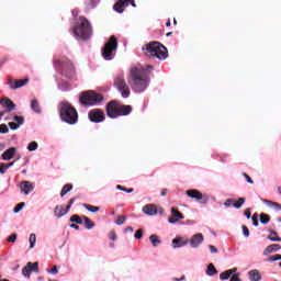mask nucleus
I'll return each instance as SVG.
<instances>
[{
	"label": "nucleus",
	"mask_w": 281,
	"mask_h": 281,
	"mask_svg": "<svg viewBox=\"0 0 281 281\" xmlns=\"http://www.w3.org/2000/svg\"><path fill=\"white\" fill-rule=\"evenodd\" d=\"M144 236V231L140 228V229H137L135 235H134V238H136L137 240L142 239Z\"/></svg>",
	"instance_id": "79ce46f5"
},
{
	"label": "nucleus",
	"mask_w": 281,
	"mask_h": 281,
	"mask_svg": "<svg viewBox=\"0 0 281 281\" xmlns=\"http://www.w3.org/2000/svg\"><path fill=\"white\" fill-rule=\"evenodd\" d=\"M186 280V276H182L180 279L179 278H175L173 281H183Z\"/></svg>",
	"instance_id": "774afa93"
},
{
	"label": "nucleus",
	"mask_w": 281,
	"mask_h": 281,
	"mask_svg": "<svg viewBox=\"0 0 281 281\" xmlns=\"http://www.w3.org/2000/svg\"><path fill=\"white\" fill-rule=\"evenodd\" d=\"M168 194V189H162L160 192V196H166Z\"/></svg>",
	"instance_id": "0e129e2a"
},
{
	"label": "nucleus",
	"mask_w": 281,
	"mask_h": 281,
	"mask_svg": "<svg viewBox=\"0 0 281 281\" xmlns=\"http://www.w3.org/2000/svg\"><path fill=\"white\" fill-rule=\"evenodd\" d=\"M14 165V161L9 162L8 165H4V170H8V168H11V166Z\"/></svg>",
	"instance_id": "338daca9"
},
{
	"label": "nucleus",
	"mask_w": 281,
	"mask_h": 281,
	"mask_svg": "<svg viewBox=\"0 0 281 281\" xmlns=\"http://www.w3.org/2000/svg\"><path fill=\"white\" fill-rule=\"evenodd\" d=\"M58 64L61 67L63 76H66V78H76V68L71 60L67 57H61V60H59Z\"/></svg>",
	"instance_id": "1a4fd4ad"
},
{
	"label": "nucleus",
	"mask_w": 281,
	"mask_h": 281,
	"mask_svg": "<svg viewBox=\"0 0 281 281\" xmlns=\"http://www.w3.org/2000/svg\"><path fill=\"white\" fill-rule=\"evenodd\" d=\"M116 189L121 190L122 192H127V194H131V193L135 192V189H133V188L127 189L125 187H122L121 184H117Z\"/></svg>",
	"instance_id": "c9c22d12"
},
{
	"label": "nucleus",
	"mask_w": 281,
	"mask_h": 281,
	"mask_svg": "<svg viewBox=\"0 0 281 281\" xmlns=\"http://www.w3.org/2000/svg\"><path fill=\"white\" fill-rule=\"evenodd\" d=\"M171 216L172 217H169L168 221L172 225H175V223H177V221H183V218H186L183 216V213L179 212V210H177L175 207H171Z\"/></svg>",
	"instance_id": "2eb2a0df"
},
{
	"label": "nucleus",
	"mask_w": 281,
	"mask_h": 281,
	"mask_svg": "<svg viewBox=\"0 0 281 281\" xmlns=\"http://www.w3.org/2000/svg\"><path fill=\"white\" fill-rule=\"evenodd\" d=\"M229 278H232L229 270H226L220 274L221 280H229Z\"/></svg>",
	"instance_id": "4c0bfd02"
},
{
	"label": "nucleus",
	"mask_w": 281,
	"mask_h": 281,
	"mask_svg": "<svg viewBox=\"0 0 281 281\" xmlns=\"http://www.w3.org/2000/svg\"><path fill=\"white\" fill-rule=\"evenodd\" d=\"M14 122H18V125L21 126L24 122H25V119H23V116H19V115H15L13 117Z\"/></svg>",
	"instance_id": "a19ab883"
},
{
	"label": "nucleus",
	"mask_w": 281,
	"mask_h": 281,
	"mask_svg": "<svg viewBox=\"0 0 281 281\" xmlns=\"http://www.w3.org/2000/svg\"><path fill=\"white\" fill-rule=\"evenodd\" d=\"M114 87H116L117 91H120L122 98H128V95H131V88H128V85L126 83L124 72L119 74L114 78Z\"/></svg>",
	"instance_id": "6e6552de"
},
{
	"label": "nucleus",
	"mask_w": 281,
	"mask_h": 281,
	"mask_svg": "<svg viewBox=\"0 0 281 281\" xmlns=\"http://www.w3.org/2000/svg\"><path fill=\"white\" fill-rule=\"evenodd\" d=\"M216 273H218V270H216L214 263H210L206 268V276H216Z\"/></svg>",
	"instance_id": "cd10ccee"
},
{
	"label": "nucleus",
	"mask_w": 281,
	"mask_h": 281,
	"mask_svg": "<svg viewBox=\"0 0 281 281\" xmlns=\"http://www.w3.org/2000/svg\"><path fill=\"white\" fill-rule=\"evenodd\" d=\"M150 83V77L144 66L137 64L132 66L128 75V85L132 87L133 91L136 93H142L148 89Z\"/></svg>",
	"instance_id": "f257e3e1"
},
{
	"label": "nucleus",
	"mask_w": 281,
	"mask_h": 281,
	"mask_svg": "<svg viewBox=\"0 0 281 281\" xmlns=\"http://www.w3.org/2000/svg\"><path fill=\"white\" fill-rule=\"evenodd\" d=\"M245 201H247V199L245 198H239L237 201L234 200L233 207H235L236 210H240V207L245 205Z\"/></svg>",
	"instance_id": "c756f323"
},
{
	"label": "nucleus",
	"mask_w": 281,
	"mask_h": 281,
	"mask_svg": "<svg viewBox=\"0 0 281 281\" xmlns=\"http://www.w3.org/2000/svg\"><path fill=\"white\" fill-rule=\"evenodd\" d=\"M23 207H25V202H21V203L16 204V206L13 210L14 214H19V212H21V210H23Z\"/></svg>",
	"instance_id": "ea45409f"
},
{
	"label": "nucleus",
	"mask_w": 281,
	"mask_h": 281,
	"mask_svg": "<svg viewBox=\"0 0 281 281\" xmlns=\"http://www.w3.org/2000/svg\"><path fill=\"white\" fill-rule=\"evenodd\" d=\"M75 36L82 38L83 41H89L93 36V26L91 22L85 16H80L74 29Z\"/></svg>",
	"instance_id": "39448f33"
},
{
	"label": "nucleus",
	"mask_w": 281,
	"mask_h": 281,
	"mask_svg": "<svg viewBox=\"0 0 281 281\" xmlns=\"http://www.w3.org/2000/svg\"><path fill=\"white\" fill-rule=\"evenodd\" d=\"M14 155H16V148L11 147L2 154V159L4 161H10V159H12V157H14Z\"/></svg>",
	"instance_id": "4be33fe9"
},
{
	"label": "nucleus",
	"mask_w": 281,
	"mask_h": 281,
	"mask_svg": "<svg viewBox=\"0 0 281 281\" xmlns=\"http://www.w3.org/2000/svg\"><path fill=\"white\" fill-rule=\"evenodd\" d=\"M244 215L246 216V218H251V209H246Z\"/></svg>",
	"instance_id": "bf43d9fd"
},
{
	"label": "nucleus",
	"mask_w": 281,
	"mask_h": 281,
	"mask_svg": "<svg viewBox=\"0 0 281 281\" xmlns=\"http://www.w3.org/2000/svg\"><path fill=\"white\" fill-rule=\"evenodd\" d=\"M124 8H128L126 0H119L114 5H113V10L115 12H119V14H122V12H124Z\"/></svg>",
	"instance_id": "412c9836"
},
{
	"label": "nucleus",
	"mask_w": 281,
	"mask_h": 281,
	"mask_svg": "<svg viewBox=\"0 0 281 281\" xmlns=\"http://www.w3.org/2000/svg\"><path fill=\"white\" fill-rule=\"evenodd\" d=\"M203 240H204L203 234L198 233L191 237L190 245L193 249H196V247H199V245H201L203 243Z\"/></svg>",
	"instance_id": "dca6fc26"
},
{
	"label": "nucleus",
	"mask_w": 281,
	"mask_h": 281,
	"mask_svg": "<svg viewBox=\"0 0 281 281\" xmlns=\"http://www.w3.org/2000/svg\"><path fill=\"white\" fill-rule=\"evenodd\" d=\"M0 175H5V164H0Z\"/></svg>",
	"instance_id": "680f3d73"
},
{
	"label": "nucleus",
	"mask_w": 281,
	"mask_h": 281,
	"mask_svg": "<svg viewBox=\"0 0 281 281\" xmlns=\"http://www.w3.org/2000/svg\"><path fill=\"white\" fill-rule=\"evenodd\" d=\"M243 177H245V179L248 183L254 184V179H251V177H249V175H247L246 172H243Z\"/></svg>",
	"instance_id": "864d4df0"
},
{
	"label": "nucleus",
	"mask_w": 281,
	"mask_h": 281,
	"mask_svg": "<svg viewBox=\"0 0 281 281\" xmlns=\"http://www.w3.org/2000/svg\"><path fill=\"white\" fill-rule=\"evenodd\" d=\"M0 104L1 106H3V109H5L7 113H12V111L16 109V104H14V102L10 100V98L1 99Z\"/></svg>",
	"instance_id": "4468645a"
},
{
	"label": "nucleus",
	"mask_w": 281,
	"mask_h": 281,
	"mask_svg": "<svg viewBox=\"0 0 281 281\" xmlns=\"http://www.w3.org/2000/svg\"><path fill=\"white\" fill-rule=\"evenodd\" d=\"M9 128H11V131H16V128H19V124L14 122H9Z\"/></svg>",
	"instance_id": "603ef678"
},
{
	"label": "nucleus",
	"mask_w": 281,
	"mask_h": 281,
	"mask_svg": "<svg viewBox=\"0 0 281 281\" xmlns=\"http://www.w3.org/2000/svg\"><path fill=\"white\" fill-rule=\"evenodd\" d=\"M48 273H52L53 276H56L58 273V267L53 266L50 270H48Z\"/></svg>",
	"instance_id": "4d7b16f0"
},
{
	"label": "nucleus",
	"mask_w": 281,
	"mask_h": 281,
	"mask_svg": "<svg viewBox=\"0 0 281 281\" xmlns=\"http://www.w3.org/2000/svg\"><path fill=\"white\" fill-rule=\"evenodd\" d=\"M172 245L175 249L186 247V245H188V239L183 237H176L172 239Z\"/></svg>",
	"instance_id": "aec40b11"
},
{
	"label": "nucleus",
	"mask_w": 281,
	"mask_h": 281,
	"mask_svg": "<svg viewBox=\"0 0 281 281\" xmlns=\"http://www.w3.org/2000/svg\"><path fill=\"white\" fill-rule=\"evenodd\" d=\"M59 117L66 124H77L78 123V111L69 102L64 101L59 104Z\"/></svg>",
	"instance_id": "20e7f679"
},
{
	"label": "nucleus",
	"mask_w": 281,
	"mask_h": 281,
	"mask_svg": "<svg viewBox=\"0 0 281 281\" xmlns=\"http://www.w3.org/2000/svg\"><path fill=\"white\" fill-rule=\"evenodd\" d=\"M72 203H76V198H71V199L68 201V204H67V206H66V209L68 210V212H69V210H71Z\"/></svg>",
	"instance_id": "5fc2aeb1"
},
{
	"label": "nucleus",
	"mask_w": 281,
	"mask_h": 281,
	"mask_svg": "<svg viewBox=\"0 0 281 281\" xmlns=\"http://www.w3.org/2000/svg\"><path fill=\"white\" fill-rule=\"evenodd\" d=\"M143 212L147 216H155V214H157V205L147 204V205L143 206Z\"/></svg>",
	"instance_id": "a211bd4d"
},
{
	"label": "nucleus",
	"mask_w": 281,
	"mask_h": 281,
	"mask_svg": "<svg viewBox=\"0 0 281 281\" xmlns=\"http://www.w3.org/2000/svg\"><path fill=\"white\" fill-rule=\"evenodd\" d=\"M79 102L82 106H95V104L104 102V95L93 90L83 91L79 97Z\"/></svg>",
	"instance_id": "423d86ee"
},
{
	"label": "nucleus",
	"mask_w": 281,
	"mask_h": 281,
	"mask_svg": "<svg viewBox=\"0 0 281 281\" xmlns=\"http://www.w3.org/2000/svg\"><path fill=\"white\" fill-rule=\"evenodd\" d=\"M115 52H117V37L112 35L102 48V56L104 60H113Z\"/></svg>",
	"instance_id": "0eeeda50"
},
{
	"label": "nucleus",
	"mask_w": 281,
	"mask_h": 281,
	"mask_svg": "<svg viewBox=\"0 0 281 281\" xmlns=\"http://www.w3.org/2000/svg\"><path fill=\"white\" fill-rule=\"evenodd\" d=\"M149 240L153 245V247H157V245H161V240L159 239V236L156 234L149 236Z\"/></svg>",
	"instance_id": "2f4dec72"
},
{
	"label": "nucleus",
	"mask_w": 281,
	"mask_h": 281,
	"mask_svg": "<svg viewBox=\"0 0 281 281\" xmlns=\"http://www.w3.org/2000/svg\"><path fill=\"white\" fill-rule=\"evenodd\" d=\"M70 223H76L77 225H83V218L80 215L75 214L70 217Z\"/></svg>",
	"instance_id": "7c9ffc66"
},
{
	"label": "nucleus",
	"mask_w": 281,
	"mask_h": 281,
	"mask_svg": "<svg viewBox=\"0 0 281 281\" xmlns=\"http://www.w3.org/2000/svg\"><path fill=\"white\" fill-rule=\"evenodd\" d=\"M32 273H38V261H35L32 263V261H29L26 266L22 269V276L24 278L30 279Z\"/></svg>",
	"instance_id": "f8f14e48"
},
{
	"label": "nucleus",
	"mask_w": 281,
	"mask_h": 281,
	"mask_svg": "<svg viewBox=\"0 0 281 281\" xmlns=\"http://www.w3.org/2000/svg\"><path fill=\"white\" fill-rule=\"evenodd\" d=\"M10 128H8V125L5 124H0V133L5 135V133H9Z\"/></svg>",
	"instance_id": "c03bdc74"
},
{
	"label": "nucleus",
	"mask_w": 281,
	"mask_h": 281,
	"mask_svg": "<svg viewBox=\"0 0 281 281\" xmlns=\"http://www.w3.org/2000/svg\"><path fill=\"white\" fill-rule=\"evenodd\" d=\"M238 271V268H233L228 270V273H231V276L236 274L235 272Z\"/></svg>",
	"instance_id": "e2e57ef3"
},
{
	"label": "nucleus",
	"mask_w": 281,
	"mask_h": 281,
	"mask_svg": "<svg viewBox=\"0 0 281 281\" xmlns=\"http://www.w3.org/2000/svg\"><path fill=\"white\" fill-rule=\"evenodd\" d=\"M209 249H211V254H218V248L213 245H209Z\"/></svg>",
	"instance_id": "13d9d810"
},
{
	"label": "nucleus",
	"mask_w": 281,
	"mask_h": 281,
	"mask_svg": "<svg viewBox=\"0 0 281 281\" xmlns=\"http://www.w3.org/2000/svg\"><path fill=\"white\" fill-rule=\"evenodd\" d=\"M83 207L88 210V212H92V214H95V212H100V206H93L91 204H83Z\"/></svg>",
	"instance_id": "72a5a7b5"
},
{
	"label": "nucleus",
	"mask_w": 281,
	"mask_h": 281,
	"mask_svg": "<svg viewBox=\"0 0 281 281\" xmlns=\"http://www.w3.org/2000/svg\"><path fill=\"white\" fill-rule=\"evenodd\" d=\"M128 5H132V8H137V4L135 3V0H125Z\"/></svg>",
	"instance_id": "052dcab7"
},
{
	"label": "nucleus",
	"mask_w": 281,
	"mask_h": 281,
	"mask_svg": "<svg viewBox=\"0 0 281 281\" xmlns=\"http://www.w3.org/2000/svg\"><path fill=\"white\" fill-rule=\"evenodd\" d=\"M144 56L149 58H158V60H166L168 58V48L159 42H149L142 47Z\"/></svg>",
	"instance_id": "f03ea898"
},
{
	"label": "nucleus",
	"mask_w": 281,
	"mask_h": 281,
	"mask_svg": "<svg viewBox=\"0 0 281 281\" xmlns=\"http://www.w3.org/2000/svg\"><path fill=\"white\" fill-rule=\"evenodd\" d=\"M248 278L250 281H260L262 280V274H260V271L259 270H250L248 272Z\"/></svg>",
	"instance_id": "5701e85b"
},
{
	"label": "nucleus",
	"mask_w": 281,
	"mask_h": 281,
	"mask_svg": "<svg viewBox=\"0 0 281 281\" xmlns=\"http://www.w3.org/2000/svg\"><path fill=\"white\" fill-rule=\"evenodd\" d=\"M232 205L234 206V199H227L224 202V207H232Z\"/></svg>",
	"instance_id": "49530a36"
},
{
	"label": "nucleus",
	"mask_w": 281,
	"mask_h": 281,
	"mask_svg": "<svg viewBox=\"0 0 281 281\" xmlns=\"http://www.w3.org/2000/svg\"><path fill=\"white\" fill-rule=\"evenodd\" d=\"M110 240H117V234H115V231H111L109 233Z\"/></svg>",
	"instance_id": "09e8293b"
},
{
	"label": "nucleus",
	"mask_w": 281,
	"mask_h": 281,
	"mask_svg": "<svg viewBox=\"0 0 281 281\" xmlns=\"http://www.w3.org/2000/svg\"><path fill=\"white\" fill-rule=\"evenodd\" d=\"M270 221H271V216H269L268 214H265V213L260 214V223L262 225H267Z\"/></svg>",
	"instance_id": "f704fd0d"
},
{
	"label": "nucleus",
	"mask_w": 281,
	"mask_h": 281,
	"mask_svg": "<svg viewBox=\"0 0 281 281\" xmlns=\"http://www.w3.org/2000/svg\"><path fill=\"white\" fill-rule=\"evenodd\" d=\"M71 190H74V184H65L61 189V192H60V196H65V194H67L68 192H71Z\"/></svg>",
	"instance_id": "473e14b6"
},
{
	"label": "nucleus",
	"mask_w": 281,
	"mask_h": 281,
	"mask_svg": "<svg viewBox=\"0 0 281 281\" xmlns=\"http://www.w3.org/2000/svg\"><path fill=\"white\" fill-rule=\"evenodd\" d=\"M268 240H271L272 243H281V238H280V236H278V232H276V231H270Z\"/></svg>",
	"instance_id": "bb28decb"
},
{
	"label": "nucleus",
	"mask_w": 281,
	"mask_h": 281,
	"mask_svg": "<svg viewBox=\"0 0 281 281\" xmlns=\"http://www.w3.org/2000/svg\"><path fill=\"white\" fill-rule=\"evenodd\" d=\"M69 212V210H67V207L65 209L64 205H56L54 209V215L56 216V218H63V216H65V214H67Z\"/></svg>",
	"instance_id": "6ab92c4d"
},
{
	"label": "nucleus",
	"mask_w": 281,
	"mask_h": 281,
	"mask_svg": "<svg viewBox=\"0 0 281 281\" xmlns=\"http://www.w3.org/2000/svg\"><path fill=\"white\" fill-rule=\"evenodd\" d=\"M82 218H83V225L86 229H93L95 227V223L91 221V218L87 216H82Z\"/></svg>",
	"instance_id": "a878e982"
},
{
	"label": "nucleus",
	"mask_w": 281,
	"mask_h": 281,
	"mask_svg": "<svg viewBox=\"0 0 281 281\" xmlns=\"http://www.w3.org/2000/svg\"><path fill=\"white\" fill-rule=\"evenodd\" d=\"M71 229H80V226L78 224H70Z\"/></svg>",
	"instance_id": "69168bd1"
},
{
	"label": "nucleus",
	"mask_w": 281,
	"mask_h": 281,
	"mask_svg": "<svg viewBox=\"0 0 281 281\" xmlns=\"http://www.w3.org/2000/svg\"><path fill=\"white\" fill-rule=\"evenodd\" d=\"M38 148V143H36V142H31L30 144H29V146H27V150L30 151V153H33V150H36Z\"/></svg>",
	"instance_id": "58836bf2"
},
{
	"label": "nucleus",
	"mask_w": 281,
	"mask_h": 281,
	"mask_svg": "<svg viewBox=\"0 0 281 281\" xmlns=\"http://www.w3.org/2000/svg\"><path fill=\"white\" fill-rule=\"evenodd\" d=\"M229 281H240V273L233 274Z\"/></svg>",
	"instance_id": "6e6d98bb"
},
{
	"label": "nucleus",
	"mask_w": 281,
	"mask_h": 281,
	"mask_svg": "<svg viewBox=\"0 0 281 281\" xmlns=\"http://www.w3.org/2000/svg\"><path fill=\"white\" fill-rule=\"evenodd\" d=\"M27 82H30V78L19 79V80H13V79L8 80V85L10 89H13V90L21 89V87H25Z\"/></svg>",
	"instance_id": "ddd939ff"
},
{
	"label": "nucleus",
	"mask_w": 281,
	"mask_h": 281,
	"mask_svg": "<svg viewBox=\"0 0 281 281\" xmlns=\"http://www.w3.org/2000/svg\"><path fill=\"white\" fill-rule=\"evenodd\" d=\"M31 249H34V245H36V234L32 233L29 238Z\"/></svg>",
	"instance_id": "e433bc0d"
},
{
	"label": "nucleus",
	"mask_w": 281,
	"mask_h": 281,
	"mask_svg": "<svg viewBox=\"0 0 281 281\" xmlns=\"http://www.w3.org/2000/svg\"><path fill=\"white\" fill-rule=\"evenodd\" d=\"M132 111L133 106L121 104L117 101H110L105 106V113L111 120H115V117L131 115Z\"/></svg>",
	"instance_id": "7ed1b4c3"
},
{
	"label": "nucleus",
	"mask_w": 281,
	"mask_h": 281,
	"mask_svg": "<svg viewBox=\"0 0 281 281\" xmlns=\"http://www.w3.org/2000/svg\"><path fill=\"white\" fill-rule=\"evenodd\" d=\"M88 117L90 122H93L94 124H100L106 120V116L104 115V111L100 109H93L88 113Z\"/></svg>",
	"instance_id": "9b49d317"
},
{
	"label": "nucleus",
	"mask_w": 281,
	"mask_h": 281,
	"mask_svg": "<svg viewBox=\"0 0 281 281\" xmlns=\"http://www.w3.org/2000/svg\"><path fill=\"white\" fill-rule=\"evenodd\" d=\"M263 203H267V205H269V207H274V210H277V212H280V210H281V204L278 202L263 200Z\"/></svg>",
	"instance_id": "c85d7f7f"
},
{
	"label": "nucleus",
	"mask_w": 281,
	"mask_h": 281,
	"mask_svg": "<svg viewBox=\"0 0 281 281\" xmlns=\"http://www.w3.org/2000/svg\"><path fill=\"white\" fill-rule=\"evenodd\" d=\"M16 238H18V236H16V233H13V234H11L9 237H8V243H16Z\"/></svg>",
	"instance_id": "a18cd8bd"
},
{
	"label": "nucleus",
	"mask_w": 281,
	"mask_h": 281,
	"mask_svg": "<svg viewBox=\"0 0 281 281\" xmlns=\"http://www.w3.org/2000/svg\"><path fill=\"white\" fill-rule=\"evenodd\" d=\"M243 234L246 238H249V228L246 225L241 226Z\"/></svg>",
	"instance_id": "de8ad7c7"
},
{
	"label": "nucleus",
	"mask_w": 281,
	"mask_h": 281,
	"mask_svg": "<svg viewBox=\"0 0 281 281\" xmlns=\"http://www.w3.org/2000/svg\"><path fill=\"white\" fill-rule=\"evenodd\" d=\"M277 260H281V255H274L269 258L270 262H276Z\"/></svg>",
	"instance_id": "3c124183"
},
{
	"label": "nucleus",
	"mask_w": 281,
	"mask_h": 281,
	"mask_svg": "<svg viewBox=\"0 0 281 281\" xmlns=\"http://www.w3.org/2000/svg\"><path fill=\"white\" fill-rule=\"evenodd\" d=\"M20 189H21V192H23V194L27 195L34 191V183H32L30 181H22L20 183Z\"/></svg>",
	"instance_id": "f3484780"
},
{
	"label": "nucleus",
	"mask_w": 281,
	"mask_h": 281,
	"mask_svg": "<svg viewBox=\"0 0 281 281\" xmlns=\"http://www.w3.org/2000/svg\"><path fill=\"white\" fill-rule=\"evenodd\" d=\"M252 225L255 226V227H258V225H259V222H258V214H254L252 215Z\"/></svg>",
	"instance_id": "8fccbe9b"
},
{
	"label": "nucleus",
	"mask_w": 281,
	"mask_h": 281,
	"mask_svg": "<svg viewBox=\"0 0 281 281\" xmlns=\"http://www.w3.org/2000/svg\"><path fill=\"white\" fill-rule=\"evenodd\" d=\"M31 109L32 111H34V113H37L38 115H41V113H43V110L41 109V103H38V100L33 99L31 101Z\"/></svg>",
	"instance_id": "393cba45"
},
{
	"label": "nucleus",
	"mask_w": 281,
	"mask_h": 281,
	"mask_svg": "<svg viewBox=\"0 0 281 281\" xmlns=\"http://www.w3.org/2000/svg\"><path fill=\"white\" fill-rule=\"evenodd\" d=\"M126 221V216L124 215H120L117 218H116V225H124V222Z\"/></svg>",
	"instance_id": "37998d69"
},
{
	"label": "nucleus",
	"mask_w": 281,
	"mask_h": 281,
	"mask_svg": "<svg viewBox=\"0 0 281 281\" xmlns=\"http://www.w3.org/2000/svg\"><path fill=\"white\" fill-rule=\"evenodd\" d=\"M281 246L280 244H272L269 245L265 250H263V256H269V254H273V251H280Z\"/></svg>",
	"instance_id": "b1692460"
},
{
	"label": "nucleus",
	"mask_w": 281,
	"mask_h": 281,
	"mask_svg": "<svg viewBox=\"0 0 281 281\" xmlns=\"http://www.w3.org/2000/svg\"><path fill=\"white\" fill-rule=\"evenodd\" d=\"M186 194L187 196H189V199H194L195 201H199L203 205H205V203L210 201V196H207V194H203L201 193V191L196 189L187 190Z\"/></svg>",
	"instance_id": "9d476101"
}]
</instances>
